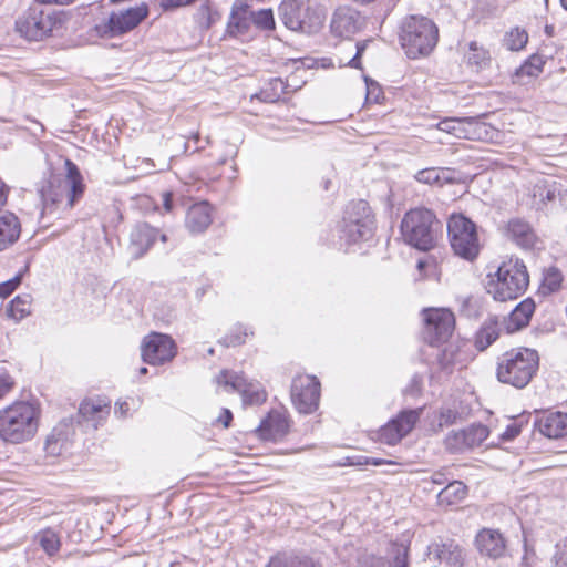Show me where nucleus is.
<instances>
[{"mask_svg":"<svg viewBox=\"0 0 567 567\" xmlns=\"http://www.w3.org/2000/svg\"><path fill=\"white\" fill-rule=\"evenodd\" d=\"M65 167V176L51 174L38 184L42 216L60 217L61 214L70 212L84 194L85 185L78 166L68 159Z\"/></svg>","mask_w":567,"mask_h":567,"instance_id":"nucleus-1","label":"nucleus"},{"mask_svg":"<svg viewBox=\"0 0 567 567\" xmlns=\"http://www.w3.org/2000/svg\"><path fill=\"white\" fill-rule=\"evenodd\" d=\"M41 410L29 401H16L0 410V439L10 444L31 441L40 425Z\"/></svg>","mask_w":567,"mask_h":567,"instance_id":"nucleus-2","label":"nucleus"},{"mask_svg":"<svg viewBox=\"0 0 567 567\" xmlns=\"http://www.w3.org/2000/svg\"><path fill=\"white\" fill-rule=\"evenodd\" d=\"M487 292L498 301H507L523 295L529 284L525 264L519 259H508L498 266L494 275L488 274Z\"/></svg>","mask_w":567,"mask_h":567,"instance_id":"nucleus-3","label":"nucleus"},{"mask_svg":"<svg viewBox=\"0 0 567 567\" xmlns=\"http://www.w3.org/2000/svg\"><path fill=\"white\" fill-rule=\"evenodd\" d=\"M538 362V353L533 349L517 348L506 351L497 361V380L514 388L523 389L536 373Z\"/></svg>","mask_w":567,"mask_h":567,"instance_id":"nucleus-4","label":"nucleus"},{"mask_svg":"<svg viewBox=\"0 0 567 567\" xmlns=\"http://www.w3.org/2000/svg\"><path fill=\"white\" fill-rule=\"evenodd\" d=\"M439 29L426 17L410 16L406 18L400 32V42L410 59L427 56L436 47Z\"/></svg>","mask_w":567,"mask_h":567,"instance_id":"nucleus-5","label":"nucleus"},{"mask_svg":"<svg viewBox=\"0 0 567 567\" xmlns=\"http://www.w3.org/2000/svg\"><path fill=\"white\" fill-rule=\"evenodd\" d=\"M439 220L426 208H414L408 212L401 221L403 240L419 250H430L435 245Z\"/></svg>","mask_w":567,"mask_h":567,"instance_id":"nucleus-6","label":"nucleus"},{"mask_svg":"<svg viewBox=\"0 0 567 567\" xmlns=\"http://www.w3.org/2000/svg\"><path fill=\"white\" fill-rule=\"evenodd\" d=\"M278 12L288 29L307 34L317 33L326 20L322 8L311 7L302 0H284Z\"/></svg>","mask_w":567,"mask_h":567,"instance_id":"nucleus-7","label":"nucleus"},{"mask_svg":"<svg viewBox=\"0 0 567 567\" xmlns=\"http://www.w3.org/2000/svg\"><path fill=\"white\" fill-rule=\"evenodd\" d=\"M447 233L455 255L470 261L478 256V236L472 220L463 215H452L447 223Z\"/></svg>","mask_w":567,"mask_h":567,"instance_id":"nucleus-8","label":"nucleus"},{"mask_svg":"<svg viewBox=\"0 0 567 567\" xmlns=\"http://www.w3.org/2000/svg\"><path fill=\"white\" fill-rule=\"evenodd\" d=\"M373 217L365 200L352 202L347 206L341 224V237L349 244L368 240L373 233Z\"/></svg>","mask_w":567,"mask_h":567,"instance_id":"nucleus-9","label":"nucleus"},{"mask_svg":"<svg viewBox=\"0 0 567 567\" xmlns=\"http://www.w3.org/2000/svg\"><path fill=\"white\" fill-rule=\"evenodd\" d=\"M148 16V7L141 3L135 7L112 11L95 24V32L101 38H115L135 29Z\"/></svg>","mask_w":567,"mask_h":567,"instance_id":"nucleus-10","label":"nucleus"},{"mask_svg":"<svg viewBox=\"0 0 567 567\" xmlns=\"http://www.w3.org/2000/svg\"><path fill=\"white\" fill-rule=\"evenodd\" d=\"M216 382L228 391H238L244 404L259 405L267 400V392L260 383L248 382L243 374L237 372L223 370L216 377Z\"/></svg>","mask_w":567,"mask_h":567,"instance_id":"nucleus-11","label":"nucleus"},{"mask_svg":"<svg viewBox=\"0 0 567 567\" xmlns=\"http://www.w3.org/2000/svg\"><path fill=\"white\" fill-rule=\"evenodd\" d=\"M54 20L39 4L30 7L16 22L17 31L28 40L39 41L53 29Z\"/></svg>","mask_w":567,"mask_h":567,"instance_id":"nucleus-12","label":"nucleus"},{"mask_svg":"<svg viewBox=\"0 0 567 567\" xmlns=\"http://www.w3.org/2000/svg\"><path fill=\"white\" fill-rule=\"evenodd\" d=\"M424 316V339L430 343L445 342L454 331L455 318L449 309H427Z\"/></svg>","mask_w":567,"mask_h":567,"instance_id":"nucleus-13","label":"nucleus"},{"mask_svg":"<svg viewBox=\"0 0 567 567\" xmlns=\"http://www.w3.org/2000/svg\"><path fill=\"white\" fill-rule=\"evenodd\" d=\"M291 399L299 412H313L320 399L319 381L312 375L296 377L291 384Z\"/></svg>","mask_w":567,"mask_h":567,"instance_id":"nucleus-14","label":"nucleus"},{"mask_svg":"<svg viewBox=\"0 0 567 567\" xmlns=\"http://www.w3.org/2000/svg\"><path fill=\"white\" fill-rule=\"evenodd\" d=\"M175 354V342L167 334L153 332L143 340L142 358L148 364H163L171 361Z\"/></svg>","mask_w":567,"mask_h":567,"instance_id":"nucleus-15","label":"nucleus"},{"mask_svg":"<svg viewBox=\"0 0 567 567\" xmlns=\"http://www.w3.org/2000/svg\"><path fill=\"white\" fill-rule=\"evenodd\" d=\"M423 409L406 410L401 412L396 419L391 420L379 431V439L382 443L395 445L408 435L419 421Z\"/></svg>","mask_w":567,"mask_h":567,"instance_id":"nucleus-16","label":"nucleus"},{"mask_svg":"<svg viewBox=\"0 0 567 567\" xmlns=\"http://www.w3.org/2000/svg\"><path fill=\"white\" fill-rule=\"evenodd\" d=\"M364 25V18L361 13L349 6L338 7L331 17L330 30L334 37L350 39Z\"/></svg>","mask_w":567,"mask_h":567,"instance_id":"nucleus-17","label":"nucleus"},{"mask_svg":"<svg viewBox=\"0 0 567 567\" xmlns=\"http://www.w3.org/2000/svg\"><path fill=\"white\" fill-rule=\"evenodd\" d=\"M436 127L456 138L465 140H480L483 133H487V125L477 117H446Z\"/></svg>","mask_w":567,"mask_h":567,"instance_id":"nucleus-18","label":"nucleus"},{"mask_svg":"<svg viewBox=\"0 0 567 567\" xmlns=\"http://www.w3.org/2000/svg\"><path fill=\"white\" fill-rule=\"evenodd\" d=\"M505 236L522 249H535L542 244L533 226L522 219L512 218L505 227Z\"/></svg>","mask_w":567,"mask_h":567,"instance_id":"nucleus-19","label":"nucleus"},{"mask_svg":"<svg viewBox=\"0 0 567 567\" xmlns=\"http://www.w3.org/2000/svg\"><path fill=\"white\" fill-rule=\"evenodd\" d=\"M474 544L480 555L489 559H499L506 554V539L496 529H481Z\"/></svg>","mask_w":567,"mask_h":567,"instance_id":"nucleus-20","label":"nucleus"},{"mask_svg":"<svg viewBox=\"0 0 567 567\" xmlns=\"http://www.w3.org/2000/svg\"><path fill=\"white\" fill-rule=\"evenodd\" d=\"M251 24L249 6L237 1L231 8L226 35L230 38H241L248 33Z\"/></svg>","mask_w":567,"mask_h":567,"instance_id":"nucleus-21","label":"nucleus"},{"mask_svg":"<svg viewBox=\"0 0 567 567\" xmlns=\"http://www.w3.org/2000/svg\"><path fill=\"white\" fill-rule=\"evenodd\" d=\"M289 424L285 415L272 411L257 427L258 436L267 441H277L288 433Z\"/></svg>","mask_w":567,"mask_h":567,"instance_id":"nucleus-22","label":"nucleus"},{"mask_svg":"<svg viewBox=\"0 0 567 567\" xmlns=\"http://www.w3.org/2000/svg\"><path fill=\"white\" fill-rule=\"evenodd\" d=\"M212 221V207L207 202L196 203L188 208L185 225L190 233L205 231Z\"/></svg>","mask_w":567,"mask_h":567,"instance_id":"nucleus-23","label":"nucleus"},{"mask_svg":"<svg viewBox=\"0 0 567 567\" xmlns=\"http://www.w3.org/2000/svg\"><path fill=\"white\" fill-rule=\"evenodd\" d=\"M534 311L535 303L532 299H525L519 302L509 316L502 321L506 332L513 333L526 327Z\"/></svg>","mask_w":567,"mask_h":567,"instance_id":"nucleus-24","label":"nucleus"},{"mask_svg":"<svg viewBox=\"0 0 567 567\" xmlns=\"http://www.w3.org/2000/svg\"><path fill=\"white\" fill-rule=\"evenodd\" d=\"M21 224L11 212L0 213V251L12 246L20 237Z\"/></svg>","mask_w":567,"mask_h":567,"instance_id":"nucleus-25","label":"nucleus"},{"mask_svg":"<svg viewBox=\"0 0 567 567\" xmlns=\"http://www.w3.org/2000/svg\"><path fill=\"white\" fill-rule=\"evenodd\" d=\"M157 229L148 224L136 225L131 233V247L135 257L143 256L154 244L157 237Z\"/></svg>","mask_w":567,"mask_h":567,"instance_id":"nucleus-26","label":"nucleus"},{"mask_svg":"<svg viewBox=\"0 0 567 567\" xmlns=\"http://www.w3.org/2000/svg\"><path fill=\"white\" fill-rule=\"evenodd\" d=\"M539 432L549 439L567 435V413L551 412L538 421Z\"/></svg>","mask_w":567,"mask_h":567,"instance_id":"nucleus-27","label":"nucleus"},{"mask_svg":"<svg viewBox=\"0 0 567 567\" xmlns=\"http://www.w3.org/2000/svg\"><path fill=\"white\" fill-rule=\"evenodd\" d=\"M73 433L72 424L62 421L50 433L45 441L44 450L49 455L56 456L66 446L70 435Z\"/></svg>","mask_w":567,"mask_h":567,"instance_id":"nucleus-28","label":"nucleus"},{"mask_svg":"<svg viewBox=\"0 0 567 567\" xmlns=\"http://www.w3.org/2000/svg\"><path fill=\"white\" fill-rule=\"evenodd\" d=\"M504 326L496 317H488L476 332L475 347L480 351L487 349L494 341L497 340Z\"/></svg>","mask_w":567,"mask_h":567,"instance_id":"nucleus-29","label":"nucleus"},{"mask_svg":"<svg viewBox=\"0 0 567 567\" xmlns=\"http://www.w3.org/2000/svg\"><path fill=\"white\" fill-rule=\"evenodd\" d=\"M110 413V404L101 399L84 400L79 406V414L85 421L94 422V427Z\"/></svg>","mask_w":567,"mask_h":567,"instance_id":"nucleus-30","label":"nucleus"},{"mask_svg":"<svg viewBox=\"0 0 567 567\" xmlns=\"http://www.w3.org/2000/svg\"><path fill=\"white\" fill-rule=\"evenodd\" d=\"M466 361V353L455 344L445 347L439 355V364L445 371H452L455 368L462 369Z\"/></svg>","mask_w":567,"mask_h":567,"instance_id":"nucleus-31","label":"nucleus"},{"mask_svg":"<svg viewBox=\"0 0 567 567\" xmlns=\"http://www.w3.org/2000/svg\"><path fill=\"white\" fill-rule=\"evenodd\" d=\"M467 494V487L460 481L447 484L439 494L440 505H453L463 501Z\"/></svg>","mask_w":567,"mask_h":567,"instance_id":"nucleus-32","label":"nucleus"},{"mask_svg":"<svg viewBox=\"0 0 567 567\" xmlns=\"http://www.w3.org/2000/svg\"><path fill=\"white\" fill-rule=\"evenodd\" d=\"M559 193L557 183L547 179H539L533 187V197L538 199L542 205L555 202Z\"/></svg>","mask_w":567,"mask_h":567,"instance_id":"nucleus-33","label":"nucleus"},{"mask_svg":"<svg viewBox=\"0 0 567 567\" xmlns=\"http://www.w3.org/2000/svg\"><path fill=\"white\" fill-rule=\"evenodd\" d=\"M466 62L468 65L474 66L476 71L486 68L489 63L491 56L489 52L478 45L476 41H472L468 44V52L465 55Z\"/></svg>","mask_w":567,"mask_h":567,"instance_id":"nucleus-34","label":"nucleus"},{"mask_svg":"<svg viewBox=\"0 0 567 567\" xmlns=\"http://www.w3.org/2000/svg\"><path fill=\"white\" fill-rule=\"evenodd\" d=\"M268 567H321L308 556H277L272 558Z\"/></svg>","mask_w":567,"mask_h":567,"instance_id":"nucleus-35","label":"nucleus"},{"mask_svg":"<svg viewBox=\"0 0 567 567\" xmlns=\"http://www.w3.org/2000/svg\"><path fill=\"white\" fill-rule=\"evenodd\" d=\"M35 542L50 556L58 553V550L60 549V545H61L58 534L51 528H47V529L39 532L35 535Z\"/></svg>","mask_w":567,"mask_h":567,"instance_id":"nucleus-36","label":"nucleus"},{"mask_svg":"<svg viewBox=\"0 0 567 567\" xmlns=\"http://www.w3.org/2000/svg\"><path fill=\"white\" fill-rule=\"evenodd\" d=\"M464 430L468 449L480 446L489 435V430L483 424H472Z\"/></svg>","mask_w":567,"mask_h":567,"instance_id":"nucleus-37","label":"nucleus"},{"mask_svg":"<svg viewBox=\"0 0 567 567\" xmlns=\"http://www.w3.org/2000/svg\"><path fill=\"white\" fill-rule=\"evenodd\" d=\"M563 282V274L559 269L551 267L546 270L542 281V291L545 295L556 292L560 289Z\"/></svg>","mask_w":567,"mask_h":567,"instance_id":"nucleus-38","label":"nucleus"},{"mask_svg":"<svg viewBox=\"0 0 567 567\" xmlns=\"http://www.w3.org/2000/svg\"><path fill=\"white\" fill-rule=\"evenodd\" d=\"M528 41V34L524 29L514 28L506 33L504 45L511 51L522 50Z\"/></svg>","mask_w":567,"mask_h":567,"instance_id":"nucleus-39","label":"nucleus"},{"mask_svg":"<svg viewBox=\"0 0 567 567\" xmlns=\"http://www.w3.org/2000/svg\"><path fill=\"white\" fill-rule=\"evenodd\" d=\"M442 558L450 567H463L466 560V554L460 546H450L442 551Z\"/></svg>","mask_w":567,"mask_h":567,"instance_id":"nucleus-40","label":"nucleus"},{"mask_svg":"<svg viewBox=\"0 0 567 567\" xmlns=\"http://www.w3.org/2000/svg\"><path fill=\"white\" fill-rule=\"evenodd\" d=\"M9 313L17 320L24 318L27 315L31 312L30 310V298L29 296H18L16 297L9 308Z\"/></svg>","mask_w":567,"mask_h":567,"instance_id":"nucleus-41","label":"nucleus"},{"mask_svg":"<svg viewBox=\"0 0 567 567\" xmlns=\"http://www.w3.org/2000/svg\"><path fill=\"white\" fill-rule=\"evenodd\" d=\"M251 23L262 30H271L275 28L274 14L270 9H261L259 11H251Z\"/></svg>","mask_w":567,"mask_h":567,"instance_id":"nucleus-42","label":"nucleus"},{"mask_svg":"<svg viewBox=\"0 0 567 567\" xmlns=\"http://www.w3.org/2000/svg\"><path fill=\"white\" fill-rule=\"evenodd\" d=\"M445 446L453 453L463 452L467 450V443L464 434V430L452 431L445 437Z\"/></svg>","mask_w":567,"mask_h":567,"instance_id":"nucleus-43","label":"nucleus"},{"mask_svg":"<svg viewBox=\"0 0 567 567\" xmlns=\"http://www.w3.org/2000/svg\"><path fill=\"white\" fill-rule=\"evenodd\" d=\"M441 173H443V171H440L439 168H434V167L425 168V169L419 171L415 175V178L420 183L432 185V184L440 183Z\"/></svg>","mask_w":567,"mask_h":567,"instance_id":"nucleus-44","label":"nucleus"},{"mask_svg":"<svg viewBox=\"0 0 567 567\" xmlns=\"http://www.w3.org/2000/svg\"><path fill=\"white\" fill-rule=\"evenodd\" d=\"M199 13L202 16L200 24L207 29L220 18L219 13L217 11H213L208 6H203Z\"/></svg>","mask_w":567,"mask_h":567,"instance_id":"nucleus-45","label":"nucleus"},{"mask_svg":"<svg viewBox=\"0 0 567 567\" xmlns=\"http://www.w3.org/2000/svg\"><path fill=\"white\" fill-rule=\"evenodd\" d=\"M20 281H21V276L18 275L4 282H1L0 284V297L7 298L8 296H10L17 289V287L20 285Z\"/></svg>","mask_w":567,"mask_h":567,"instance_id":"nucleus-46","label":"nucleus"},{"mask_svg":"<svg viewBox=\"0 0 567 567\" xmlns=\"http://www.w3.org/2000/svg\"><path fill=\"white\" fill-rule=\"evenodd\" d=\"M357 567H383V563L374 555L363 554L358 558Z\"/></svg>","mask_w":567,"mask_h":567,"instance_id":"nucleus-47","label":"nucleus"},{"mask_svg":"<svg viewBox=\"0 0 567 567\" xmlns=\"http://www.w3.org/2000/svg\"><path fill=\"white\" fill-rule=\"evenodd\" d=\"M391 567H409L406 547L399 546L395 548V556L393 558Z\"/></svg>","mask_w":567,"mask_h":567,"instance_id":"nucleus-48","label":"nucleus"},{"mask_svg":"<svg viewBox=\"0 0 567 567\" xmlns=\"http://www.w3.org/2000/svg\"><path fill=\"white\" fill-rule=\"evenodd\" d=\"M522 431V424L513 421L511 424L506 426V430L502 434V439L505 441H511L519 435Z\"/></svg>","mask_w":567,"mask_h":567,"instance_id":"nucleus-49","label":"nucleus"},{"mask_svg":"<svg viewBox=\"0 0 567 567\" xmlns=\"http://www.w3.org/2000/svg\"><path fill=\"white\" fill-rule=\"evenodd\" d=\"M555 561L558 567H567V543L557 545Z\"/></svg>","mask_w":567,"mask_h":567,"instance_id":"nucleus-50","label":"nucleus"},{"mask_svg":"<svg viewBox=\"0 0 567 567\" xmlns=\"http://www.w3.org/2000/svg\"><path fill=\"white\" fill-rule=\"evenodd\" d=\"M457 412L452 409H443L440 413V426L453 424L456 420Z\"/></svg>","mask_w":567,"mask_h":567,"instance_id":"nucleus-51","label":"nucleus"},{"mask_svg":"<svg viewBox=\"0 0 567 567\" xmlns=\"http://www.w3.org/2000/svg\"><path fill=\"white\" fill-rule=\"evenodd\" d=\"M365 48H367V42H358L357 43V53L349 62V65L351 68L361 69L360 58H361L362 53L364 52Z\"/></svg>","mask_w":567,"mask_h":567,"instance_id":"nucleus-52","label":"nucleus"},{"mask_svg":"<svg viewBox=\"0 0 567 567\" xmlns=\"http://www.w3.org/2000/svg\"><path fill=\"white\" fill-rule=\"evenodd\" d=\"M540 65H535L533 62L525 63L520 66L519 73L522 75L537 76L540 73Z\"/></svg>","mask_w":567,"mask_h":567,"instance_id":"nucleus-53","label":"nucleus"},{"mask_svg":"<svg viewBox=\"0 0 567 567\" xmlns=\"http://www.w3.org/2000/svg\"><path fill=\"white\" fill-rule=\"evenodd\" d=\"M194 1L195 0H161V6L165 10H169V9H175L178 7L187 6Z\"/></svg>","mask_w":567,"mask_h":567,"instance_id":"nucleus-54","label":"nucleus"},{"mask_svg":"<svg viewBox=\"0 0 567 567\" xmlns=\"http://www.w3.org/2000/svg\"><path fill=\"white\" fill-rule=\"evenodd\" d=\"M233 420V413L230 410L224 408L220 411L219 416L216 419V423L221 424L224 427H228Z\"/></svg>","mask_w":567,"mask_h":567,"instance_id":"nucleus-55","label":"nucleus"},{"mask_svg":"<svg viewBox=\"0 0 567 567\" xmlns=\"http://www.w3.org/2000/svg\"><path fill=\"white\" fill-rule=\"evenodd\" d=\"M13 386V382L10 378H0V398L4 396Z\"/></svg>","mask_w":567,"mask_h":567,"instance_id":"nucleus-56","label":"nucleus"},{"mask_svg":"<svg viewBox=\"0 0 567 567\" xmlns=\"http://www.w3.org/2000/svg\"><path fill=\"white\" fill-rule=\"evenodd\" d=\"M245 341L244 337L240 336H227L224 338V342L227 347H236Z\"/></svg>","mask_w":567,"mask_h":567,"instance_id":"nucleus-57","label":"nucleus"},{"mask_svg":"<svg viewBox=\"0 0 567 567\" xmlns=\"http://www.w3.org/2000/svg\"><path fill=\"white\" fill-rule=\"evenodd\" d=\"M162 197H163L164 209L167 213H171L173 210L172 193H169V192L163 193Z\"/></svg>","mask_w":567,"mask_h":567,"instance_id":"nucleus-58","label":"nucleus"},{"mask_svg":"<svg viewBox=\"0 0 567 567\" xmlns=\"http://www.w3.org/2000/svg\"><path fill=\"white\" fill-rule=\"evenodd\" d=\"M7 203V187L0 179V208Z\"/></svg>","mask_w":567,"mask_h":567,"instance_id":"nucleus-59","label":"nucleus"},{"mask_svg":"<svg viewBox=\"0 0 567 567\" xmlns=\"http://www.w3.org/2000/svg\"><path fill=\"white\" fill-rule=\"evenodd\" d=\"M128 410H130V405L127 402L116 403V412H118L121 415H125Z\"/></svg>","mask_w":567,"mask_h":567,"instance_id":"nucleus-60","label":"nucleus"},{"mask_svg":"<svg viewBox=\"0 0 567 567\" xmlns=\"http://www.w3.org/2000/svg\"><path fill=\"white\" fill-rule=\"evenodd\" d=\"M365 81H367V89H368L367 97L371 99V95L373 94V91L378 89V84L372 82V81L369 82L368 79H365Z\"/></svg>","mask_w":567,"mask_h":567,"instance_id":"nucleus-61","label":"nucleus"},{"mask_svg":"<svg viewBox=\"0 0 567 567\" xmlns=\"http://www.w3.org/2000/svg\"><path fill=\"white\" fill-rule=\"evenodd\" d=\"M367 464H372V465H382L384 463H388L383 458H375V457H371V458H367Z\"/></svg>","mask_w":567,"mask_h":567,"instance_id":"nucleus-62","label":"nucleus"},{"mask_svg":"<svg viewBox=\"0 0 567 567\" xmlns=\"http://www.w3.org/2000/svg\"><path fill=\"white\" fill-rule=\"evenodd\" d=\"M41 3H70V2H73L74 0H39Z\"/></svg>","mask_w":567,"mask_h":567,"instance_id":"nucleus-63","label":"nucleus"},{"mask_svg":"<svg viewBox=\"0 0 567 567\" xmlns=\"http://www.w3.org/2000/svg\"><path fill=\"white\" fill-rule=\"evenodd\" d=\"M265 95V92H260L259 95H257L259 99L264 100V101H269V102H272L275 101L276 99H270L269 96H264Z\"/></svg>","mask_w":567,"mask_h":567,"instance_id":"nucleus-64","label":"nucleus"}]
</instances>
